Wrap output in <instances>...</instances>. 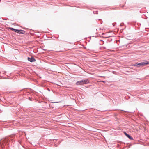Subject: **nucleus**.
I'll use <instances>...</instances> for the list:
<instances>
[{
    "label": "nucleus",
    "mask_w": 149,
    "mask_h": 149,
    "mask_svg": "<svg viewBox=\"0 0 149 149\" xmlns=\"http://www.w3.org/2000/svg\"><path fill=\"white\" fill-rule=\"evenodd\" d=\"M15 136L14 135H11L9 137H6L4 139H3L1 140L0 141V144L2 146H4L6 144H8V142L10 141L13 142V138Z\"/></svg>",
    "instance_id": "f257e3e1"
},
{
    "label": "nucleus",
    "mask_w": 149,
    "mask_h": 149,
    "mask_svg": "<svg viewBox=\"0 0 149 149\" xmlns=\"http://www.w3.org/2000/svg\"><path fill=\"white\" fill-rule=\"evenodd\" d=\"M88 79H86L84 80H82L81 81H78L76 83V84L77 85H82L88 83Z\"/></svg>",
    "instance_id": "f03ea898"
},
{
    "label": "nucleus",
    "mask_w": 149,
    "mask_h": 149,
    "mask_svg": "<svg viewBox=\"0 0 149 149\" xmlns=\"http://www.w3.org/2000/svg\"><path fill=\"white\" fill-rule=\"evenodd\" d=\"M136 65H145L149 64V61H144L139 63H136Z\"/></svg>",
    "instance_id": "7ed1b4c3"
},
{
    "label": "nucleus",
    "mask_w": 149,
    "mask_h": 149,
    "mask_svg": "<svg viewBox=\"0 0 149 149\" xmlns=\"http://www.w3.org/2000/svg\"><path fill=\"white\" fill-rule=\"evenodd\" d=\"M15 32H16L17 33H19V34H23L24 33L25 31H24V30H19L16 29V30L15 31Z\"/></svg>",
    "instance_id": "20e7f679"
},
{
    "label": "nucleus",
    "mask_w": 149,
    "mask_h": 149,
    "mask_svg": "<svg viewBox=\"0 0 149 149\" xmlns=\"http://www.w3.org/2000/svg\"><path fill=\"white\" fill-rule=\"evenodd\" d=\"M124 134L128 138H129L131 140H133V139L132 137L129 134H127L126 132H124Z\"/></svg>",
    "instance_id": "39448f33"
},
{
    "label": "nucleus",
    "mask_w": 149,
    "mask_h": 149,
    "mask_svg": "<svg viewBox=\"0 0 149 149\" xmlns=\"http://www.w3.org/2000/svg\"><path fill=\"white\" fill-rule=\"evenodd\" d=\"M28 60L29 61L31 62H34L35 61V59L33 57H31V58L28 57Z\"/></svg>",
    "instance_id": "423d86ee"
},
{
    "label": "nucleus",
    "mask_w": 149,
    "mask_h": 149,
    "mask_svg": "<svg viewBox=\"0 0 149 149\" xmlns=\"http://www.w3.org/2000/svg\"><path fill=\"white\" fill-rule=\"evenodd\" d=\"M10 29L11 30H12V31H14L15 32V31H16V29H14L13 28H10Z\"/></svg>",
    "instance_id": "0eeeda50"
},
{
    "label": "nucleus",
    "mask_w": 149,
    "mask_h": 149,
    "mask_svg": "<svg viewBox=\"0 0 149 149\" xmlns=\"http://www.w3.org/2000/svg\"><path fill=\"white\" fill-rule=\"evenodd\" d=\"M47 89H48V90L49 91H50V90H49V88H48Z\"/></svg>",
    "instance_id": "6e6552de"
},
{
    "label": "nucleus",
    "mask_w": 149,
    "mask_h": 149,
    "mask_svg": "<svg viewBox=\"0 0 149 149\" xmlns=\"http://www.w3.org/2000/svg\"><path fill=\"white\" fill-rule=\"evenodd\" d=\"M122 111H123L126 112V111H124V110H122Z\"/></svg>",
    "instance_id": "1a4fd4ad"
},
{
    "label": "nucleus",
    "mask_w": 149,
    "mask_h": 149,
    "mask_svg": "<svg viewBox=\"0 0 149 149\" xmlns=\"http://www.w3.org/2000/svg\"><path fill=\"white\" fill-rule=\"evenodd\" d=\"M102 81L103 82H104V81Z\"/></svg>",
    "instance_id": "9d476101"
}]
</instances>
